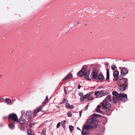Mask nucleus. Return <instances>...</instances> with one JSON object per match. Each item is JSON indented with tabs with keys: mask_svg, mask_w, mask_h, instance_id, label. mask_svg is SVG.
I'll return each instance as SVG.
<instances>
[{
	"mask_svg": "<svg viewBox=\"0 0 135 135\" xmlns=\"http://www.w3.org/2000/svg\"><path fill=\"white\" fill-rule=\"evenodd\" d=\"M90 72V71H87V69L86 68L83 67L78 73L77 75L78 74L80 77H82L84 75L85 78L88 80L90 81L91 79L89 77Z\"/></svg>",
	"mask_w": 135,
	"mask_h": 135,
	"instance_id": "f257e3e1",
	"label": "nucleus"
},
{
	"mask_svg": "<svg viewBox=\"0 0 135 135\" xmlns=\"http://www.w3.org/2000/svg\"><path fill=\"white\" fill-rule=\"evenodd\" d=\"M87 122L90 125L94 126H93L91 125L86 124L84 125L83 127V128L85 129H88L93 128H97L98 127V124H96V121L94 120L93 119H88Z\"/></svg>",
	"mask_w": 135,
	"mask_h": 135,
	"instance_id": "f03ea898",
	"label": "nucleus"
},
{
	"mask_svg": "<svg viewBox=\"0 0 135 135\" xmlns=\"http://www.w3.org/2000/svg\"><path fill=\"white\" fill-rule=\"evenodd\" d=\"M21 115L24 117L26 119H28L31 117L32 113L31 111H25L24 110H22L21 112Z\"/></svg>",
	"mask_w": 135,
	"mask_h": 135,
	"instance_id": "7ed1b4c3",
	"label": "nucleus"
},
{
	"mask_svg": "<svg viewBox=\"0 0 135 135\" xmlns=\"http://www.w3.org/2000/svg\"><path fill=\"white\" fill-rule=\"evenodd\" d=\"M8 118V120L11 119L17 122L18 121V119L17 116L15 114H9Z\"/></svg>",
	"mask_w": 135,
	"mask_h": 135,
	"instance_id": "20e7f679",
	"label": "nucleus"
},
{
	"mask_svg": "<svg viewBox=\"0 0 135 135\" xmlns=\"http://www.w3.org/2000/svg\"><path fill=\"white\" fill-rule=\"evenodd\" d=\"M97 71L95 69H94L93 71L92 72L91 75H90V79H93L96 80H97L98 78Z\"/></svg>",
	"mask_w": 135,
	"mask_h": 135,
	"instance_id": "39448f33",
	"label": "nucleus"
},
{
	"mask_svg": "<svg viewBox=\"0 0 135 135\" xmlns=\"http://www.w3.org/2000/svg\"><path fill=\"white\" fill-rule=\"evenodd\" d=\"M112 93L113 95V100L114 103H116L119 99V94L115 91L113 92Z\"/></svg>",
	"mask_w": 135,
	"mask_h": 135,
	"instance_id": "423d86ee",
	"label": "nucleus"
},
{
	"mask_svg": "<svg viewBox=\"0 0 135 135\" xmlns=\"http://www.w3.org/2000/svg\"><path fill=\"white\" fill-rule=\"evenodd\" d=\"M95 94L97 96H100V97H102L107 95V93L103 90L96 91Z\"/></svg>",
	"mask_w": 135,
	"mask_h": 135,
	"instance_id": "0eeeda50",
	"label": "nucleus"
},
{
	"mask_svg": "<svg viewBox=\"0 0 135 135\" xmlns=\"http://www.w3.org/2000/svg\"><path fill=\"white\" fill-rule=\"evenodd\" d=\"M119 99L123 102L125 101L127 99V97L126 94L120 93L119 94Z\"/></svg>",
	"mask_w": 135,
	"mask_h": 135,
	"instance_id": "6e6552de",
	"label": "nucleus"
},
{
	"mask_svg": "<svg viewBox=\"0 0 135 135\" xmlns=\"http://www.w3.org/2000/svg\"><path fill=\"white\" fill-rule=\"evenodd\" d=\"M102 106L104 108L108 109L110 107L111 104L108 102L104 101L102 104Z\"/></svg>",
	"mask_w": 135,
	"mask_h": 135,
	"instance_id": "1a4fd4ad",
	"label": "nucleus"
},
{
	"mask_svg": "<svg viewBox=\"0 0 135 135\" xmlns=\"http://www.w3.org/2000/svg\"><path fill=\"white\" fill-rule=\"evenodd\" d=\"M127 79L125 78H122L120 79L118 81V85H124V84L127 81Z\"/></svg>",
	"mask_w": 135,
	"mask_h": 135,
	"instance_id": "9d476101",
	"label": "nucleus"
},
{
	"mask_svg": "<svg viewBox=\"0 0 135 135\" xmlns=\"http://www.w3.org/2000/svg\"><path fill=\"white\" fill-rule=\"evenodd\" d=\"M128 73V70L126 68H124L121 71L120 74L121 77H123Z\"/></svg>",
	"mask_w": 135,
	"mask_h": 135,
	"instance_id": "9b49d317",
	"label": "nucleus"
},
{
	"mask_svg": "<svg viewBox=\"0 0 135 135\" xmlns=\"http://www.w3.org/2000/svg\"><path fill=\"white\" fill-rule=\"evenodd\" d=\"M24 117H23L21 115L20 118L19 119V122L20 124H23L25 123L26 122V119Z\"/></svg>",
	"mask_w": 135,
	"mask_h": 135,
	"instance_id": "f8f14e48",
	"label": "nucleus"
},
{
	"mask_svg": "<svg viewBox=\"0 0 135 135\" xmlns=\"http://www.w3.org/2000/svg\"><path fill=\"white\" fill-rule=\"evenodd\" d=\"M72 74L71 73H69L68 74L65 78L62 80V81H64L69 79H71L73 78Z\"/></svg>",
	"mask_w": 135,
	"mask_h": 135,
	"instance_id": "ddd939ff",
	"label": "nucleus"
},
{
	"mask_svg": "<svg viewBox=\"0 0 135 135\" xmlns=\"http://www.w3.org/2000/svg\"><path fill=\"white\" fill-rule=\"evenodd\" d=\"M118 85L119 86V89L121 91H124L126 87V85Z\"/></svg>",
	"mask_w": 135,
	"mask_h": 135,
	"instance_id": "4468645a",
	"label": "nucleus"
},
{
	"mask_svg": "<svg viewBox=\"0 0 135 135\" xmlns=\"http://www.w3.org/2000/svg\"><path fill=\"white\" fill-rule=\"evenodd\" d=\"M89 133V132L88 130L83 129L82 132V135H86V134H88Z\"/></svg>",
	"mask_w": 135,
	"mask_h": 135,
	"instance_id": "2eb2a0df",
	"label": "nucleus"
},
{
	"mask_svg": "<svg viewBox=\"0 0 135 135\" xmlns=\"http://www.w3.org/2000/svg\"><path fill=\"white\" fill-rule=\"evenodd\" d=\"M6 102L8 105H11L12 102L8 98H6L5 99Z\"/></svg>",
	"mask_w": 135,
	"mask_h": 135,
	"instance_id": "dca6fc26",
	"label": "nucleus"
},
{
	"mask_svg": "<svg viewBox=\"0 0 135 135\" xmlns=\"http://www.w3.org/2000/svg\"><path fill=\"white\" fill-rule=\"evenodd\" d=\"M97 78H98V80H103L104 79V77L103 75L100 74L98 76Z\"/></svg>",
	"mask_w": 135,
	"mask_h": 135,
	"instance_id": "f3484780",
	"label": "nucleus"
},
{
	"mask_svg": "<svg viewBox=\"0 0 135 135\" xmlns=\"http://www.w3.org/2000/svg\"><path fill=\"white\" fill-rule=\"evenodd\" d=\"M111 100V99L110 97L109 96H108L105 99V100L104 101L108 102H110Z\"/></svg>",
	"mask_w": 135,
	"mask_h": 135,
	"instance_id": "a211bd4d",
	"label": "nucleus"
},
{
	"mask_svg": "<svg viewBox=\"0 0 135 135\" xmlns=\"http://www.w3.org/2000/svg\"><path fill=\"white\" fill-rule=\"evenodd\" d=\"M119 72L117 71H115L113 72V76L115 77H117L119 75Z\"/></svg>",
	"mask_w": 135,
	"mask_h": 135,
	"instance_id": "6ab92c4d",
	"label": "nucleus"
},
{
	"mask_svg": "<svg viewBox=\"0 0 135 135\" xmlns=\"http://www.w3.org/2000/svg\"><path fill=\"white\" fill-rule=\"evenodd\" d=\"M27 133L28 135H34V133L32 132L31 129L28 130Z\"/></svg>",
	"mask_w": 135,
	"mask_h": 135,
	"instance_id": "aec40b11",
	"label": "nucleus"
},
{
	"mask_svg": "<svg viewBox=\"0 0 135 135\" xmlns=\"http://www.w3.org/2000/svg\"><path fill=\"white\" fill-rule=\"evenodd\" d=\"M9 128L11 129L15 128V125L14 124V123H12L8 125Z\"/></svg>",
	"mask_w": 135,
	"mask_h": 135,
	"instance_id": "412c9836",
	"label": "nucleus"
},
{
	"mask_svg": "<svg viewBox=\"0 0 135 135\" xmlns=\"http://www.w3.org/2000/svg\"><path fill=\"white\" fill-rule=\"evenodd\" d=\"M109 69H107V78L106 79H108L109 78Z\"/></svg>",
	"mask_w": 135,
	"mask_h": 135,
	"instance_id": "4be33fe9",
	"label": "nucleus"
},
{
	"mask_svg": "<svg viewBox=\"0 0 135 135\" xmlns=\"http://www.w3.org/2000/svg\"><path fill=\"white\" fill-rule=\"evenodd\" d=\"M48 97L47 95L46 97V99L45 100L42 102V104L43 105H44L45 104L47 101V100H48Z\"/></svg>",
	"mask_w": 135,
	"mask_h": 135,
	"instance_id": "5701e85b",
	"label": "nucleus"
},
{
	"mask_svg": "<svg viewBox=\"0 0 135 135\" xmlns=\"http://www.w3.org/2000/svg\"><path fill=\"white\" fill-rule=\"evenodd\" d=\"M66 122V120H64L63 122H62V126L64 128H65V124Z\"/></svg>",
	"mask_w": 135,
	"mask_h": 135,
	"instance_id": "b1692460",
	"label": "nucleus"
},
{
	"mask_svg": "<svg viewBox=\"0 0 135 135\" xmlns=\"http://www.w3.org/2000/svg\"><path fill=\"white\" fill-rule=\"evenodd\" d=\"M91 94L90 93H88L84 95V96L83 98H84V99L85 98H86L87 97L90 96Z\"/></svg>",
	"mask_w": 135,
	"mask_h": 135,
	"instance_id": "393cba45",
	"label": "nucleus"
},
{
	"mask_svg": "<svg viewBox=\"0 0 135 135\" xmlns=\"http://www.w3.org/2000/svg\"><path fill=\"white\" fill-rule=\"evenodd\" d=\"M117 68V67L115 65H113L111 66V68L113 70H115Z\"/></svg>",
	"mask_w": 135,
	"mask_h": 135,
	"instance_id": "a878e982",
	"label": "nucleus"
},
{
	"mask_svg": "<svg viewBox=\"0 0 135 135\" xmlns=\"http://www.w3.org/2000/svg\"><path fill=\"white\" fill-rule=\"evenodd\" d=\"M20 128L22 131H23L25 130V127L23 126H21L20 127Z\"/></svg>",
	"mask_w": 135,
	"mask_h": 135,
	"instance_id": "bb28decb",
	"label": "nucleus"
},
{
	"mask_svg": "<svg viewBox=\"0 0 135 135\" xmlns=\"http://www.w3.org/2000/svg\"><path fill=\"white\" fill-rule=\"evenodd\" d=\"M69 128L70 132H72L73 130V127L72 126H69Z\"/></svg>",
	"mask_w": 135,
	"mask_h": 135,
	"instance_id": "cd10ccee",
	"label": "nucleus"
},
{
	"mask_svg": "<svg viewBox=\"0 0 135 135\" xmlns=\"http://www.w3.org/2000/svg\"><path fill=\"white\" fill-rule=\"evenodd\" d=\"M88 97V100H92L93 99V96L91 95Z\"/></svg>",
	"mask_w": 135,
	"mask_h": 135,
	"instance_id": "c85d7f7f",
	"label": "nucleus"
},
{
	"mask_svg": "<svg viewBox=\"0 0 135 135\" xmlns=\"http://www.w3.org/2000/svg\"><path fill=\"white\" fill-rule=\"evenodd\" d=\"M92 116L93 117H100L101 115L99 114H98L95 113H94L92 115Z\"/></svg>",
	"mask_w": 135,
	"mask_h": 135,
	"instance_id": "c756f323",
	"label": "nucleus"
},
{
	"mask_svg": "<svg viewBox=\"0 0 135 135\" xmlns=\"http://www.w3.org/2000/svg\"><path fill=\"white\" fill-rule=\"evenodd\" d=\"M68 117H71L72 116V114L70 112H68L67 114Z\"/></svg>",
	"mask_w": 135,
	"mask_h": 135,
	"instance_id": "7c9ffc66",
	"label": "nucleus"
},
{
	"mask_svg": "<svg viewBox=\"0 0 135 135\" xmlns=\"http://www.w3.org/2000/svg\"><path fill=\"white\" fill-rule=\"evenodd\" d=\"M96 111L97 112L100 113H101L102 112V111L99 109H97L96 110Z\"/></svg>",
	"mask_w": 135,
	"mask_h": 135,
	"instance_id": "2f4dec72",
	"label": "nucleus"
},
{
	"mask_svg": "<svg viewBox=\"0 0 135 135\" xmlns=\"http://www.w3.org/2000/svg\"><path fill=\"white\" fill-rule=\"evenodd\" d=\"M70 106V104L69 103H67L66 104L65 107L66 108H68Z\"/></svg>",
	"mask_w": 135,
	"mask_h": 135,
	"instance_id": "473e14b6",
	"label": "nucleus"
},
{
	"mask_svg": "<svg viewBox=\"0 0 135 135\" xmlns=\"http://www.w3.org/2000/svg\"><path fill=\"white\" fill-rule=\"evenodd\" d=\"M41 108V106H40L38 108H37L36 109L38 111V112H39Z\"/></svg>",
	"mask_w": 135,
	"mask_h": 135,
	"instance_id": "72a5a7b5",
	"label": "nucleus"
},
{
	"mask_svg": "<svg viewBox=\"0 0 135 135\" xmlns=\"http://www.w3.org/2000/svg\"><path fill=\"white\" fill-rule=\"evenodd\" d=\"M60 125H61V123H58L57 124V125L56 126V127L57 128H59V127H60Z\"/></svg>",
	"mask_w": 135,
	"mask_h": 135,
	"instance_id": "f704fd0d",
	"label": "nucleus"
},
{
	"mask_svg": "<svg viewBox=\"0 0 135 135\" xmlns=\"http://www.w3.org/2000/svg\"><path fill=\"white\" fill-rule=\"evenodd\" d=\"M42 135H46L45 131H43L42 132Z\"/></svg>",
	"mask_w": 135,
	"mask_h": 135,
	"instance_id": "c9c22d12",
	"label": "nucleus"
},
{
	"mask_svg": "<svg viewBox=\"0 0 135 135\" xmlns=\"http://www.w3.org/2000/svg\"><path fill=\"white\" fill-rule=\"evenodd\" d=\"M39 112L36 109L35 110L34 113L35 114L38 113Z\"/></svg>",
	"mask_w": 135,
	"mask_h": 135,
	"instance_id": "e433bc0d",
	"label": "nucleus"
},
{
	"mask_svg": "<svg viewBox=\"0 0 135 135\" xmlns=\"http://www.w3.org/2000/svg\"><path fill=\"white\" fill-rule=\"evenodd\" d=\"M84 99L83 98H81L80 99V100L81 102L83 101L84 100Z\"/></svg>",
	"mask_w": 135,
	"mask_h": 135,
	"instance_id": "4c0bfd02",
	"label": "nucleus"
},
{
	"mask_svg": "<svg viewBox=\"0 0 135 135\" xmlns=\"http://www.w3.org/2000/svg\"><path fill=\"white\" fill-rule=\"evenodd\" d=\"M64 91H65V94H67V90L65 89V88H64Z\"/></svg>",
	"mask_w": 135,
	"mask_h": 135,
	"instance_id": "58836bf2",
	"label": "nucleus"
},
{
	"mask_svg": "<svg viewBox=\"0 0 135 135\" xmlns=\"http://www.w3.org/2000/svg\"><path fill=\"white\" fill-rule=\"evenodd\" d=\"M66 99L65 98H64V102L61 103V104L64 103L66 101Z\"/></svg>",
	"mask_w": 135,
	"mask_h": 135,
	"instance_id": "ea45409f",
	"label": "nucleus"
},
{
	"mask_svg": "<svg viewBox=\"0 0 135 135\" xmlns=\"http://www.w3.org/2000/svg\"><path fill=\"white\" fill-rule=\"evenodd\" d=\"M83 95V93H81V92H80L79 94V96H82V95Z\"/></svg>",
	"mask_w": 135,
	"mask_h": 135,
	"instance_id": "a19ab883",
	"label": "nucleus"
},
{
	"mask_svg": "<svg viewBox=\"0 0 135 135\" xmlns=\"http://www.w3.org/2000/svg\"><path fill=\"white\" fill-rule=\"evenodd\" d=\"M88 106H89L88 105H86V106L85 107V109L86 110H87L88 109Z\"/></svg>",
	"mask_w": 135,
	"mask_h": 135,
	"instance_id": "79ce46f5",
	"label": "nucleus"
},
{
	"mask_svg": "<svg viewBox=\"0 0 135 135\" xmlns=\"http://www.w3.org/2000/svg\"><path fill=\"white\" fill-rule=\"evenodd\" d=\"M80 87H81V86L79 84L78 85V89H80Z\"/></svg>",
	"mask_w": 135,
	"mask_h": 135,
	"instance_id": "37998d69",
	"label": "nucleus"
},
{
	"mask_svg": "<svg viewBox=\"0 0 135 135\" xmlns=\"http://www.w3.org/2000/svg\"><path fill=\"white\" fill-rule=\"evenodd\" d=\"M100 106L99 105H98L97 107V109H100Z\"/></svg>",
	"mask_w": 135,
	"mask_h": 135,
	"instance_id": "c03bdc74",
	"label": "nucleus"
},
{
	"mask_svg": "<svg viewBox=\"0 0 135 135\" xmlns=\"http://www.w3.org/2000/svg\"><path fill=\"white\" fill-rule=\"evenodd\" d=\"M82 112V111H80V117H81V113Z\"/></svg>",
	"mask_w": 135,
	"mask_h": 135,
	"instance_id": "a18cd8bd",
	"label": "nucleus"
},
{
	"mask_svg": "<svg viewBox=\"0 0 135 135\" xmlns=\"http://www.w3.org/2000/svg\"><path fill=\"white\" fill-rule=\"evenodd\" d=\"M70 108L71 109H73V107H74L73 106V105H71L70 106Z\"/></svg>",
	"mask_w": 135,
	"mask_h": 135,
	"instance_id": "49530a36",
	"label": "nucleus"
},
{
	"mask_svg": "<svg viewBox=\"0 0 135 135\" xmlns=\"http://www.w3.org/2000/svg\"><path fill=\"white\" fill-rule=\"evenodd\" d=\"M77 24L79 25V24H80L81 23L80 22L78 21V22H77Z\"/></svg>",
	"mask_w": 135,
	"mask_h": 135,
	"instance_id": "de8ad7c7",
	"label": "nucleus"
},
{
	"mask_svg": "<svg viewBox=\"0 0 135 135\" xmlns=\"http://www.w3.org/2000/svg\"><path fill=\"white\" fill-rule=\"evenodd\" d=\"M7 118V117H6V116L5 117H3V119H4L6 118Z\"/></svg>",
	"mask_w": 135,
	"mask_h": 135,
	"instance_id": "09e8293b",
	"label": "nucleus"
},
{
	"mask_svg": "<svg viewBox=\"0 0 135 135\" xmlns=\"http://www.w3.org/2000/svg\"><path fill=\"white\" fill-rule=\"evenodd\" d=\"M1 98L0 97V103L2 102H1Z\"/></svg>",
	"mask_w": 135,
	"mask_h": 135,
	"instance_id": "8fccbe9b",
	"label": "nucleus"
},
{
	"mask_svg": "<svg viewBox=\"0 0 135 135\" xmlns=\"http://www.w3.org/2000/svg\"><path fill=\"white\" fill-rule=\"evenodd\" d=\"M77 129H78L79 130H80V131H81L79 127H77Z\"/></svg>",
	"mask_w": 135,
	"mask_h": 135,
	"instance_id": "3c124183",
	"label": "nucleus"
},
{
	"mask_svg": "<svg viewBox=\"0 0 135 135\" xmlns=\"http://www.w3.org/2000/svg\"><path fill=\"white\" fill-rule=\"evenodd\" d=\"M32 125L31 124H30L29 126L30 127H31Z\"/></svg>",
	"mask_w": 135,
	"mask_h": 135,
	"instance_id": "603ef678",
	"label": "nucleus"
},
{
	"mask_svg": "<svg viewBox=\"0 0 135 135\" xmlns=\"http://www.w3.org/2000/svg\"><path fill=\"white\" fill-rule=\"evenodd\" d=\"M85 25H86V24H85Z\"/></svg>",
	"mask_w": 135,
	"mask_h": 135,
	"instance_id": "864d4df0",
	"label": "nucleus"
},
{
	"mask_svg": "<svg viewBox=\"0 0 135 135\" xmlns=\"http://www.w3.org/2000/svg\"><path fill=\"white\" fill-rule=\"evenodd\" d=\"M57 107H58V108H59V107H58V106H57Z\"/></svg>",
	"mask_w": 135,
	"mask_h": 135,
	"instance_id": "5fc2aeb1",
	"label": "nucleus"
},
{
	"mask_svg": "<svg viewBox=\"0 0 135 135\" xmlns=\"http://www.w3.org/2000/svg\"><path fill=\"white\" fill-rule=\"evenodd\" d=\"M1 78V77H0V78Z\"/></svg>",
	"mask_w": 135,
	"mask_h": 135,
	"instance_id": "6e6d98bb",
	"label": "nucleus"
}]
</instances>
